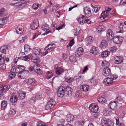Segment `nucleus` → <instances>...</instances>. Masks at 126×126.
I'll use <instances>...</instances> for the list:
<instances>
[{
    "label": "nucleus",
    "mask_w": 126,
    "mask_h": 126,
    "mask_svg": "<svg viewBox=\"0 0 126 126\" xmlns=\"http://www.w3.org/2000/svg\"><path fill=\"white\" fill-rule=\"evenodd\" d=\"M101 124L105 125V126H113V122L110 119H107L105 118L102 119L101 120Z\"/></svg>",
    "instance_id": "obj_3"
},
{
    "label": "nucleus",
    "mask_w": 126,
    "mask_h": 126,
    "mask_svg": "<svg viewBox=\"0 0 126 126\" xmlns=\"http://www.w3.org/2000/svg\"><path fill=\"white\" fill-rule=\"evenodd\" d=\"M97 100L99 103H103L105 102V98L104 97H100L98 98Z\"/></svg>",
    "instance_id": "obj_40"
},
{
    "label": "nucleus",
    "mask_w": 126,
    "mask_h": 126,
    "mask_svg": "<svg viewBox=\"0 0 126 126\" xmlns=\"http://www.w3.org/2000/svg\"><path fill=\"white\" fill-rule=\"evenodd\" d=\"M117 49V48L115 46L111 47L110 49V51L112 53L115 52Z\"/></svg>",
    "instance_id": "obj_52"
},
{
    "label": "nucleus",
    "mask_w": 126,
    "mask_h": 126,
    "mask_svg": "<svg viewBox=\"0 0 126 126\" xmlns=\"http://www.w3.org/2000/svg\"><path fill=\"white\" fill-rule=\"evenodd\" d=\"M93 40V38L91 36H88L85 39L86 42L88 44H91Z\"/></svg>",
    "instance_id": "obj_33"
},
{
    "label": "nucleus",
    "mask_w": 126,
    "mask_h": 126,
    "mask_svg": "<svg viewBox=\"0 0 126 126\" xmlns=\"http://www.w3.org/2000/svg\"><path fill=\"white\" fill-rule=\"evenodd\" d=\"M99 50L98 47H93L90 50V52L94 55H96L99 52Z\"/></svg>",
    "instance_id": "obj_18"
},
{
    "label": "nucleus",
    "mask_w": 126,
    "mask_h": 126,
    "mask_svg": "<svg viewBox=\"0 0 126 126\" xmlns=\"http://www.w3.org/2000/svg\"><path fill=\"white\" fill-rule=\"evenodd\" d=\"M64 91L66 96H71L72 94V89L69 86H67L65 88Z\"/></svg>",
    "instance_id": "obj_11"
},
{
    "label": "nucleus",
    "mask_w": 126,
    "mask_h": 126,
    "mask_svg": "<svg viewBox=\"0 0 126 126\" xmlns=\"http://www.w3.org/2000/svg\"><path fill=\"white\" fill-rule=\"evenodd\" d=\"M24 49L25 51H27L30 50L29 48L27 45H25L24 46Z\"/></svg>",
    "instance_id": "obj_63"
},
{
    "label": "nucleus",
    "mask_w": 126,
    "mask_h": 126,
    "mask_svg": "<svg viewBox=\"0 0 126 126\" xmlns=\"http://www.w3.org/2000/svg\"><path fill=\"white\" fill-rule=\"evenodd\" d=\"M47 103L51 105L53 107L56 104V102L53 99H50L48 102Z\"/></svg>",
    "instance_id": "obj_42"
},
{
    "label": "nucleus",
    "mask_w": 126,
    "mask_h": 126,
    "mask_svg": "<svg viewBox=\"0 0 126 126\" xmlns=\"http://www.w3.org/2000/svg\"><path fill=\"white\" fill-rule=\"evenodd\" d=\"M89 86L86 85H84L81 86L80 89L81 91L85 92H87L88 91Z\"/></svg>",
    "instance_id": "obj_27"
},
{
    "label": "nucleus",
    "mask_w": 126,
    "mask_h": 126,
    "mask_svg": "<svg viewBox=\"0 0 126 126\" xmlns=\"http://www.w3.org/2000/svg\"><path fill=\"white\" fill-rule=\"evenodd\" d=\"M58 8V7L56 6H53L52 9V11L54 13L56 12L57 10L59 8Z\"/></svg>",
    "instance_id": "obj_59"
},
{
    "label": "nucleus",
    "mask_w": 126,
    "mask_h": 126,
    "mask_svg": "<svg viewBox=\"0 0 126 126\" xmlns=\"http://www.w3.org/2000/svg\"><path fill=\"white\" fill-rule=\"evenodd\" d=\"M109 54V52L107 51H103L101 53V56L102 57H107Z\"/></svg>",
    "instance_id": "obj_41"
},
{
    "label": "nucleus",
    "mask_w": 126,
    "mask_h": 126,
    "mask_svg": "<svg viewBox=\"0 0 126 126\" xmlns=\"http://www.w3.org/2000/svg\"><path fill=\"white\" fill-rule=\"evenodd\" d=\"M110 78H109L113 80L115 79H117V76L112 75H111L110 76Z\"/></svg>",
    "instance_id": "obj_57"
},
{
    "label": "nucleus",
    "mask_w": 126,
    "mask_h": 126,
    "mask_svg": "<svg viewBox=\"0 0 126 126\" xmlns=\"http://www.w3.org/2000/svg\"><path fill=\"white\" fill-rule=\"evenodd\" d=\"M106 36L109 40H111L113 39L114 36V33L113 31L110 29H109L107 31Z\"/></svg>",
    "instance_id": "obj_9"
},
{
    "label": "nucleus",
    "mask_w": 126,
    "mask_h": 126,
    "mask_svg": "<svg viewBox=\"0 0 126 126\" xmlns=\"http://www.w3.org/2000/svg\"><path fill=\"white\" fill-rule=\"evenodd\" d=\"M44 123L41 121H38L37 123V126H44Z\"/></svg>",
    "instance_id": "obj_56"
},
{
    "label": "nucleus",
    "mask_w": 126,
    "mask_h": 126,
    "mask_svg": "<svg viewBox=\"0 0 126 126\" xmlns=\"http://www.w3.org/2000/svg\"><path fill=\"white\" fill-rule=\"evenodd\" d=\"M4 11V8H2L1 9L0 11V17H1L3 16Z\"/></svg>",
    "instance_id": "obj_61"
},
{
    "label": "nucleus",
    "mask_w": 126,
    "mask_h": 126,
    "mask_svg": "<svg viewBox=\"0 0 126 126\" xmlns=\"http://www.w3.org/2000/svg\"><path fill=\"white\" fill-rule=\"evenodd\" d=\"M33 57L31 54H29L28 55L23 56L20 57V59H21L25 61H29Z\"/></svg>",
    "instance_id": "obj_24"
},
{
    "label": "nucleus",
    "mask_w": 126,
    "mask_h": 126,
    "mask_svg": "<svg viewBox=\"0 0 126 126\" xmlns=\"http://www.w3.org/2000/svg\"><path fill=\"white\" fill-rule=\"evenodd\" d=\"M1 54L0 55V65H1L4 63L5 60L6 59V57L5 55H3Z\"/></svg>",
    "instance_id": "obj_32"
},
{
    "label": "nucleus",
    "mask_w": 126,
    "mask_h": 126,
    "mask_svg": "<svg viewBox=\"0 0 126 126\" xmlns=\"http://www.w3.org/2000/svg\"><path fill=\"white\" fill-rule=\"evenodd\" d=\"M65 88L63 86H61L58 90L57 92V95L58 97H62L65 94L64 91Z\"/></svg>",
    "instance_id": "obj_4"
},
{
    "label": "nucleus",
    "mask_w": 126,
    "mask_h": 126,
    "mask_svg": "<svg viewBox=\"0 0 126 126\" xmlns=\"http://www.w3.org/2000/svg\"><path fill=\"white\" fill-rule=\"evenodd\" d=\"M69 59L70 62H75L76 61V58L74 56L72 55L70 56L69 57Z\"/></svg>",
    "instance_id": "obj_46"
},
{
    "label": "nucleus",
    "mask_w": 126,
    "mask_h": 126,
    "mask_svg": "<svg viewBox=\"0 0 126 126\" xmlns=\"http://www.w3.org/2000/svg\"><path fill=\"white\" fill-rule=\"evenodd\" d=\"M60 25L61 26H59L58 28H56L57 30H59L62 29L64 27V24L63 23V22H62L61 23Z\"/></svg>",
    "instance_id": "obj_58"
},
{
    "label": "nucleus",
    "mask_w": 126,
    "mask_h": 126,
    "mask_svg": "<svg viewBox=\"0 0 126 126\" xmlns=\"http://www.w3.org/2000/svg\"><path fill=\"white\" fill-rule=\"evenodd\" d=\"M15 71L17 73H19L24 71L25 69V67L24 66L21 65H18L16 66L15 67H14Z\"/></svg>",
    "instance_id": "obj_5"
},
{
    "label": "nucleus",
    "mask_w": 126,
    "mask_h": 126,
    "mask_svg": "<svg viewBox=\"0 0 126 126\" xmlns=\"http://www.w3.org/2000/svg\"><path fill=\"white\" fill-rule=\"evenodd\" d=\"M104 30L105 29L103 25H99L97 27V30L99 33L104 31Z\"/></svg>",
    "instance_id": "obj_35"
},
{
    "label": "nucleus",
    "mask_w": 126,
    "mask_h": 126,
    "mask_svg": "<svg viewBox=\"0 0 126 126\" xmlns=\"http://www.w3.org/2000/svg\"><path fill=\"white\" fill-rule=\"evenodd\" d=\"M83 52V49L81 47L78 48L75 52V55L77 57L81 55Z\"/></svg>",
    "instance_id": "obj_16"
},
{
    "label": "nucleus",
    "mask_w": 126,
    "mask_h": 126,
    "mask_svg": "<svg viewBox=\"0 0 126 126\" xmlns=\"http://www.w3.org/2000/svg\"><path fill=\"white\" fill-rule=\"evenodd\" d=\"M49 49H54L56 47V45L54 44H50L48 45Z\"/></svg>",
    "instance_id": "obj_50"
},
{
    "label": "nucleus",
    "mask_w": 126,
    "mask_h": 126,
    "mask_svg": "<svg viewBox=\"0 0 126 126\" xmlns=\"http://www.w3.org/2000/svg\"><path fill=\"white\" fill-rule=\"evenodd\" d=\"M126 4V0H120L119 5H124Z\"/></svg>",
    "instance_id": "obj_55"
},
{
    "label": "nucleus",
    "mask_w": 126,
    "mask_h": 126,
    "mask_svg": "<svg viewBox=\"0 0 126 126\" xmlns=\"http://www.w3.org/2000/svg\"><path fill=\"white\" fill-rule=\"evenodd\" d=\"M33 59L34 60V62L35 63H39L40 62V59L37 56L36 58H35V59L33 58Z\"/></svg>",
    "instance_id": "obj_60"
},
{
    "label": "nucleus",
    "mask_w": 126,
    "mask_h": 126,
    "mask_svg": "<svg viewBox=\"0 0 126 126\" xmlns=\"http://www.w3.org/2000/svg\"><path fill=\"white\" fill-rule=\"evenodd\" d=\"M84 17H85L83 16L82 15L81 16H80L77 19L78 21L80 24L82 25L84 24V21L83 20V18Z\"/></svg>",
    "instance_id": "obj_34"
},
{
    "label": "nucleus",
    "mask_w": 126,
    "mask_h": 126,
    "mask_svg": "<svg viewBox=\"0 0 126 126\" xmlns=\"http://www.w3.org/2000/svg\"><path fill=\"white\" fill-rule=\"evenodd\" d=\"M114 81L109 78H107L105 79L104 81V84L106 86L111 85L113 82Z\"/></svg>",
    "instance_id": "obj_19"
},
{
    "label": "nucleus",
    "mask_w": 126,
    "mask_h": 126,
    "mask_svg": "<svg viewBox=\"0 0 126 126\" xmlns=\"http://www.w3.org/2000/svg\"><path fill=\"white\" fill-rule=\"evenodd\" d=\"M14 71V67H13L11 69L9 74V77L11 79L15 78L16 76V74Z\"/></svg>",
    "instance_id": "obj_26"
},
{
    "label": "nucleus",
    "mask_w": 126,
    "mask_h": 126,
    "mask_svg": "<svg viewBox=\"0 0 126 126\" xmlns=\"http://www.w3.org/2000/svg\"><path fill=\"white\" fill-rule=\"evenodd\" d=\"M39 6V5L38 4H34L32 5V7L33 9L36 10L38 9Z\"/></svg>",
    "instance_id": "obj_54"
},
{
    "label": "nucleus",
    "mask_w": 126,
    "mask_h": 126,
    "mask_svg": "<svg viewBox=\"0 0 126 126\" xmlns=\"http://www.w3.org/2000/svg\"><path fill=\"white\" fill-rule=\"evenodd\" d=\"M65 80L66 81L69 83H70L73 81L74 79L73 78H65Z\"/></svg>",
    "instance_id": "obj_51"
},
{
    "label": "nucleus",
    "mask_w": 126,
    "mask_h": 126,
    "mask_svg": "<svg viewBox=\"0 0 126 126\" xmlns=\"http://www.w3.org/2000/svg\"><path fill=\"white\" fill-rule=\"evenodd\" d=\"M100 7H99L98 6H96L94 7V10L96 12H97L99 10V8Z\"/></svg>",
    "instance_id": "obj_62"
},
{
    "label": "nucleus",
    "mask_w": 126,
    "mask_h": 126,
    "mask_svg": "<svg viewBox=\"0 0 126 126\" xmlns=\"http://www.w3.org/2000/svg\"><path fill=\"white\" fill-rule=\"evenodd\" d=\"M24 28L22 26H18L16 29V33L17 34H20L23 31Z\"/></svg>",
    "instance_id": "obj_23"
},
{
    "label": "nucleus",
    "mask_w": 126,
    "mask_h": 126,
    "mask_svg": "<svg viewBox=\"0 0 126 126\" xmlns=\"http://www.w3.org/2000/svg\"><path fill=\"white\" fill-rule=\"evenodd\" d=\"M89 109L91 112L97 113L98 112L99 108L97 105L92 104L90 105Z\"/></svg>",
    "instance_id": "obj_8"
},
{
    "label": "nucleus",
    "mask_w": 126,
    "mask_h": 126,
    "mask_svg": "<svg viewBox=\"0 0 126 126\" xmlns=\"http://www.w3.org/2000/svg\"><path fill=\"white\" fill-rule=\"evenodd\" d=\"M30 71L32 72L33 70L36 73L38 74H41L42 71L39 68V67L37 66L36 67L34 66V67L31 66L30 67L29 69Z\"/></svg>",
    "instance_id": "obj_6"
},
{
    "label": "nucleus",
    "mask_w": 126,
    "mask_h": 126,
    "mask_svg": "<svg viewBox=\"0 0 126 126\" xmlns=\"http://www.w3.org/2000/svg\"><path fill=\"white\" fill-rule=\"evenodd\" d=\"M114 60L115 61V63H120L123 62V58L120 56H116L114 58Z\"/></svg>",
    "instance_id": "obj_21"
},
{
    "label": "nucleus",
    "mask_w": 126,
    "mask_h": 126,
    "mask_svg": "<svg viewBox=\"0 0 126 126\" xmlns=\"http://www.w3.org/2000/svg\"><path fill=\"white\" fill-rule=\"evenodd\" d=\"M97 81L96 80L95 77H93L90 80V82L92 84H95L96 83Z\"/></svg>",
    "instance_id": "obj_53"
},
{
    "label": "nucleus",
    "mask_w": 126,
    "mask_h": 126,
    "mask_svg": "<svg viewBox=\"0 0 126 126\" xmlns=\"http://www.w3.org/2000/svg\"><path fill=\"white\" fill-rule=\"evenodd\" d=\"M39 25L38 21L37 19H35L33 21V23L31 25V27L32 30H35L37 29Z\"/></svg>",
    "instance_id": "obj_14"
},
{
    "label": "nucleus",
    "mask_w": 126,
    "mask_h": 126,
    "mask_svg": "<svg viewBox=\"0 0 126 126\" xmlns=\"http://www.w3.org/2000/svg\"><path fill=\"white\" fill-rule=\"evenodd\" d=\"M74 118L73 115L70 114H68L66 116V120L68 122L72 121Z\"/></svg>",
    "instance_id": "obj_25"
},
{
    "label": "nucleus",
    "mask_w": 126,
    "mask_h": 126,
    "mask_svg": "<svg viewBox=\"0 0 126 126\" xmlns=\"http://www.w3.org/2000/svg\"><path fill=\"white\" fill-rule=\"evenodd\" d=\"M111 71L110 69L107 67L104 68L103 71V75L105 76H109L111 73Z\"/></svg>",
    "instance_id": "obj_12"
},
{
    "label": "nucleus",
    "mask_w": 126,
    "mask_h": 126,
    "mask_svg": "<svg viewBox=\"0 0 126 126\" xmlns=\"http://www.w3.org/2000/svg\"><path fill=\"white\" fill-rule=\"evenodd\" d=\"M8 46H4L0 47V51L2 53L4 54L6 53V52L8 51Z\"/></svg>",
    "instance_id": "obj_20"
},
{
    "label": "nucleus",
    "mask_w": 126,
    "mask_h": 126,
    "mask_svg": "<svg viewBox=\"0 0 126 126\" xmlns=\"http://www.w3.org/2000/svg\"><path fill=\"white\" fill-rule=\"evenodd\" d=\"M75 98L78 97H80L82 95V93L80 91L78 90L75 93Z\"/></svg>",
    "instance_id": "obj_38"
},
{
    "label": "nucleus",
    "mask_w": 126,
    "mask_h": 126,
    "mask_svg": "<svg viewBox=\"0 0 126 126\" xmlns=\"http://www.w3.org/2000/svg\"><path fill=\"white\" fill-rule=\"evenodd\" d=\"M124 24L123 23H120L119 27V29L120 30L119 31L117 32H118L120 33L121 31H123L124 30L126 29L125 27H124L123 28Z\"/></svg>",
    "instance_id": "obj_39"
},
{
    "label": "nucleus",
    "mask_w": 126,
    "mask_h": 126,
    "mask_svg": "<svg viewBox=\"0 0 126 126\" xmlns=\"http://www.w3.org/2000/svg\"><path fill=\"white\" fill-rule=\"evenodd\" d=\"M84 14L87 17H90L92 14L90 8L87 7H85L83 9Z\"/></svg>",
    "instance_id": "obj_10"
},
{
    "label": "nucleus",
    "mask_w": 126,
    "mask_h": 126,
    "mask_svg": "<svg viewBox=\"0 0 126 126\" xmlns=\"http://www.w3.org/2000/svg\"><path fill=\"white\" fill-rule=\"evenodd\" d=\"M56 74L58 75H60L64 72V69L61 67L57 66L55 69Z\"/></svg>",
    "instance_id": "obj_15"
},
{
    "label": "nucleus",
    "mask_w": 126,
    "mask_h": 126,
    "mask_svg": "<svg viewBox=\"0 0 126 126\" xmlns=\"http://www.w3.org/2000/svg\"><path fill=\"white\" fill-rule=\"evenodd\" d=\"M102 66L107 67L109 65V63L107 61L104 60L102 62Z\"/></svg>",
    "instance_id": "obj_47"
},
{
    "label": "nucleus",
    "mask_w": 126,
    "mask_h": 126,
    "mask_svg": "<svg viewBox=\"0 0 126 126\" xmlns=\"http://www.w3.org/2000/svg\"><path fill=\"white\" fill-rule=\"evenodd\" d=\"M42 30L45 31H47L49 28V26L47 24H43L41 26Z\"/></svg>",
    "instance_id": "obj_31"
},
{
    "label": "nucleus",
    "mask_w": 126,
    "mask_h": 126,
    "mask_svg": "<svg viewBox=\"0 0 126 126\" xmlns=\"http://www.w3.org/2000/svg\"><path fill=\"white\" fill-rule=\"evenodd\" d=\"M67 57V55L66 54H63L62 58L63 60L66 59Z\"/></svg>",
    "instance_id": "obj_64"
},
{
    "label": "nucleus",
    "mask_w": 126,
    "mask_h": 126,
    "mask_svg": "<svg viewBox=\"0 0 126 126\" xmlns=\"http://www.w3.org/2000/svg\"><path fill=\"white\" fill-rule=\"evenodd\" d=\"M113 39V41L115 44H119L122 43L123 38L122 36H117L114 37Z\"/></svg>",
    "instance_id": "obj_7"
},
{
    "label": "nucleus",
    "mask_w": 126,
    "mask_h": 126,
    "mask_svg": "<svg viewBox=\"0 0 126 126\" xmlns=\"http://www.w3.org/2000/svg\"><path fill=\"white\" fill-rule=\"evenodd\" d=\"M34 54L36 55H38L41 52V50L38 47L34 48L33 50Z\"/></svg>",
    "instance_id": "obj_30"
},
{
    "label": "nucleus",
    "mask_w": 126,
    "mask_h": 126,
    "mask_svg": "<svg viewBox=\"0 0 126 126\" xmlns=\"http://www.w3.org/2000/svg\"><path fill=\"white\" fill-rule=\"evenodd\" d=\"M28 73V71H22L18 74L17 76L18 77L21 79H24L26 77V73Z\"/></svg>",
    "instance_id": "obj_17"
},
{
    "label": "nucleus",
    "mask_w": 126,
    "mask_h": 126,
    "mask_svg": "<svg viewBox=\"0 0 126 126\" xmlns=\"http://www.w3.org/2000/svg\"><path fill=\"white\" fill-rule=\"evenodd\" d=\"M7 102L4 101H3L1 102V109H4V108L6 107L7 105Z\"/></svg>",
    "instance_id": "obj_45"
},
{
    "label": "nucleus",
    "mask_w": 126,
    "mask_h": 126,
    "mask_svg": "<svg viewBox=\"0 0 126 126\" xmlns=\"http://www.w3.org/2000/svg\"><path fill=\"white\" fill-rule=\"evenodd\" d=\"M109 108L113 110H115L117 107V103L114 101L111 102L109 103Z\"/></svg>",
    "instance_id": "obj_22"
},
{
    "label": "nucleus",
    "mask_w": 126,
    "mask_h": 126,
    "mask_svg": "<svg viewBox=\"0 0 126 126\" xmlns=\"http://www.w3.org/2000/svg\"><path fill=\"white\" fill-rule=\"evenodd\" d=\"M84 123V120L82 119L78 121V122L76 123V125L77 126H82Z\"/></svg>",
    "instance_id": "obj_36"
},
{
    "label": "nucleus",
    "mask_w": 126,
    "mask_h": 126,
    "mask_svg": "<svg viewBox=\"0 0 126 126\" xmlns=\"http://www.w3.org/2000/svg\"><path fill=\"white\" fill-rule=\"evenodd\" d=\"M107 45V43L106 41L102 40L101 44L100 45V47L102 49H103L106 47Z\"/></svg>",
    "instance_id": "obj_29"
},
{
    "label": "nucleus",
    "mask_w": 126,
    "mask_h": 126,
    "mask_svg": "<svg viewBox=\"0 0 126 126\" xmlns=\"http://www.w3.org/2000/svg\"><path fill=\"white\" fill-rule=\"evenodd\" d=\"M25 93L23 92H20L19 93L20 99H24L25 97Z\"/></svg>",
    "instance_id": "obj_43"
},
{
    "label": "nucleus",
    "mask_w": 126,
    "mask_h": 126,
    "mask_svg": "<svg viewBox=\"0 0 126 126\" xmlns=\"http://www.w3.org/2000/svg\"><path fill=\"white\" fill-rule=\"evenodd\" d=\"M122 100V98L120 96H118L115 99L114 101L115 103H119Z\"/></svg>",
    "instance_id": "obj_49"
},
{
    "label": "nucleus",
    "mask_w": 126,
    "mask_h": 126,
    "mask_svg": "<svg viewBox=\"0 0 126 126\" xmlns=\"http://www.w3.org/2000/svg\"><path fill=\"white\" fill-rule=\"evenodd\" d=\"M47 103L45 107V109L47 110H49L52 108L53 107Z\"/></svg>",
    "instance_id": "obj_48"
},
{
    "label": "nucleus",
    "mask_w": 126,
    "mask_h": 126,
    "mask_svg": "<svg viewBox=\"0 0 126 126\" xmlns=\"http://www.w3.org/2000/svg\"><path fill=\"white\" fill-rule=\"evenodd\" d=\"M53 76L52 73V72L49 71L47 72V73L46 74V77L47 79H50Z\"/></svg>",
    "instance_id": "obj_44"
},
{
    "label": "nucleus",
    "mask_w": 126,
    "mask_h": 126,
    "mask_svg": "<svg viewBox=\"0 0 126 126\" xmlns=\"http://www.w3.org/2000/svg\"><path fill=\"white\" fill-rule=\"evenodd\" d=\"M27 87L31 89H33L35 84V80L34 79H29L26 83Z\"/></svg>",
    "instance_id": "obj_2"
},
{
    "label": "nucleus",
    "mask_w": 126,
    "mask_h": 126,
    "mask_svg": "<svg viewBox=\"0 0 126 126\" xmlns=\"http://www.w3.org/2000/svg\"><path fill=\"white\" fill-rule=\"evenodd\" d=\"M1 86L0 87V90L1 91L0 92L1 93H5L9 90L10 87V86H8V85L5 86L1 85Z\"/></svg>",
    "instance_id": "obj_13"
},
{
    "label": "nucleus",
    "mask_w": 126,
    "mask_h": 126,
    "mask_svg": "<svg viewBox=\"0 0 126 126\" xmlns=\"http://www.w3.org/2000/svg\"><path fill=\"white\" fill-rule=\"evenodd\" d=\"M18 99L17 96L16 95H14L12 96L10 98L11 101L13 103H15L18 100Z\"/></svg>",
    "instance_id": "obj_28"
},
{
    "label": "nucleus",
    "mask_w": 126,
    "mask_h": 126,
    "mask_svg": "<svg viewBox=\"0 0 126 126\" xmlns=\"http://www.w3.org/2000/svg\"><path fill=\"white\" fill-rule=\"evenodd\" d=\"M16 112V111L15 109H12L9 112L8 115L11 117H13L15 115Z\"/></svg>",
    "instance_id": "obj_37"
},
{
    "label": "nucleus",
    "mask_w": 126,
    "mask_h": 126,
    "mask_svg": "<svg viewBox=\"0 0 126 126\" xmlns=\"http://www.w3.org/2000/svg\"><path fill=\"white\" fill-rule=\"evenodd\" d=\"M105 11L103 12L101 14V17H100L103 20H106L109 19L112 16L114 15L115 12L112 9L106 7L105 8Z\"/></svg>",
    "instance_id": "obj_1"
}]
</instances>
